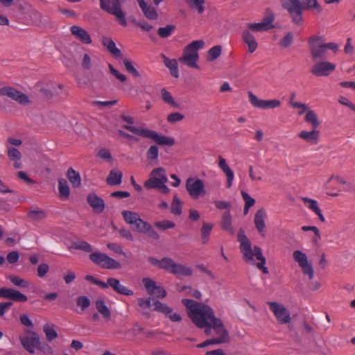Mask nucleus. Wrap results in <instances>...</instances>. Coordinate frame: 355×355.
<instances>
[{"label":"nucleus","mask_w":355,"mask_h":355,"mask_svg":"<svg viewBox=\"0 0 355 355\" xmlns=\"http://www.w3.org/2000/svg\"><path fill=\"white\" fill-rule=\"evenodd\" d=\"M282 7L291 15L292 21L296 25L303 23L302 8L303 5L300 0H281Z\"/></svg>","instance_id":"9d476101"},{"label":"nucleus","mask_w":355,"mask_h":355,"mask_svg":"<svg viewBox=\"0 0 355 355\" xmlns=\"http://www.w3.org/2000/svg\"><path fill=\"white\" fill-rule=\"evenodd\" d=\"M168 178L166 170L162 167L154 168L150 173V178L144 182V187L147 189H157L162 193L167 194L170 189L166 186Z\"/></svg>","instance_id":"0eeeda50"},{"label":"nucleus","mask_w":355,"mask_h":355,"mask_svg":"<svg viewBox=\"0 0 355 355\" xmlns=\"http://www.w3.org/2000/svg\"><path fill=\"white\" fill-rule=\"evenodd\" d=\"M185 188L189 196L193 200H197L207 194L204 181L197 177H189L185 182Z\"/></svg>","instance_id":"1a4fd4ad"},{"label":"nucleus","mask_w":355,"mask_h":355,"mask_svg":"<svg viewBox=\"0 0 355 355\" xmlns=\"http://www.w3.org/2000/svg\"><path fill=\"white\" fill-rule=\"evenodd\" d=\"M270 310L273 313L279 324H285L291 322V318L288 310L282 304L278 302H268Z\"/></svg>","instance_id":"2eb2a0df"},{"label":"nucleus","mask_w":355,"mask_h":355,"mask_svg":"<svg viewBox=\"0 0 355 355\" xmlns=\"http://www.w3.org/2000/svg\"><path fill=\"white\" fill-rule=\"evenodd\" d=\"M184 119V115L180 112H172L167 116L166 120L169 123H175L182 121Z\"/></svg>","instance_id":"864d4df0"},{"label":"nucleus","mask_w":355,"mask_h":355,"mask_svg":"<svg viewBox=\"0 0 355 355\" xmlns=\"http://www.w3.org/2000/svg\"><path fill=\"white\" fill-rule=\"evenodd\" d=\"M153 311L164 313L173 322H179L182 320V317L179 313L173 312L171 307L164 304H162L159 301L153 302Z\"/></svg>","instance_id":"412c9836"},{"label":"nucleus","mask_w":355,"mask_h":355,"mask_svg":"<svg viewBox=\"0 0 355 355\" xmlns=\"http://www.w3.org/2000/svg\"><path fill=\"white\" fill-rule=\"evenodd\" d=\"M241 196L245 202V205L248 207H252L255 204V200L252 198L246 191H241Z\"/></svg>","instance_id":"69168bd1"},{"label":"nucleus","mask_w":355,"mask_h":355,"mask_svg":"<svg viewBox=\"0 0 355 355\" xmlns=\"http://www.w3.org/2000/svg\"><path fill=\"white\" fill-rule=\"evenodd\" d=\"M142 282L148 293L157 298H164L166 295V292L162 286H157L156 282L150 278L145 277Z\"/></svg>","instance_id":"aec40b11"},{"label":"nucleus","mask_w":355,"mask_h":355,"mask_svg":"<svg viewBox=\"0 0 355 355\" xmlns=\"http://www.w3.org/2000/svg\"><path fill=\"white\" fill-rule=\"evenodd\" d=\"M171 210L173 214L177 216H179L182 214V202L177 196L173 197L171 206Z\"/></svg>","instance_id":"49530a36"},{"label":"nucleus","mask_w":355,"mask_h":355,"mask_svg":"<svg viewBox=\"0 0 355 355\" xmlns=\"http://www.w3.org/2000/svg\"><path fill=\"white\" fill-rule=\"evenodd\" d=\"M297 136L307 143L316 144L319 141L320 132L317 129L312 128L310 131L302 130Z\"/></svg>","instance_id":"393cba45"},{"label":"nucleus","mask_w":355,"mask_h":355,"mask_svg":"<svg viewBox=\"0 0 355 355\" xmlns=\"http://www.w3.org/2000/svg\"><path fill=\"white\" fill-rule=\"evenodd\" d=\"M67 178L73 187H78L81 184L80 176L78 173L75 171L73 168H69L67 171Z\"/></svg>","instance_id":"a19ab883"},{"label":"nucleus","mask_w":355,"mask_h":355,"mask_svg":"<svg viewBox=\"0 0 355 355\" xmlns=\"http://www.w3.org/2000/svg\"><path fill=\"white\" fill-rule=\"evenodd\" d=\"M108 67H109L110 73L113 76H114L116 77V78H117L119 80H120L121 82L123 83V82H125L127 80L126 76L124 74L121 73L120 72H119L116 69H114L113 67V66L112 64H110L108 65Z\"/></svg>","instance_id":"338daca9"},{"label":"nucleus","mask_w":355,"mask_h":355,"mask_svg":"<svg viewBox=\"0 0 355 355\" xmlns=\"http://www.w3.org/2000/svg\"><path fill=\"white\" fill-rule=\"evenodd\" d=\"M108 284H110V286L116 293L130 296L133 295V291L123 284H121L120 281L116 278L110 277L108 278Z\"/></svg>","instance_id":"bb28decb"},{"label":"nucleus","mask_w":355,"mask_h":355,"mask_svg":"<svg viewBox=\"0 0 355 355\" xmlns=\"http://www.w3.org/2000/svg\"><path fill=\"white\" fill-rule=\"evenodd\" d=\"M75 249L85 251L86 252H92L93 251V248L90 244L88 243L81 241L77 243H75L73 245Z\"/></svg>","instance_id":"6e6d98bb"},{"label":"nucleus","mask_w":355,"mask_h":355,"mask_svg":"<svg viewBox=\"0 0 355 355\" xmlns=\"http://www.w3.org/2000/svg\"><path fill=\"white\" fill-rule=\"evenodd\" d=\"M303 109L302 112H306L304 116L305 122L311 124L312 128L317 129L320 125L318 114L314 110H311L306 104V107Z\"/></svg>","instance_id":"cd10ccee"},{"label":"nucleus","mask_w":355,"mask_h":355,"mask_svg":"<svg viewBox=\"0 0 355 355\" xmlns=\"http://www.w3.org/2000/svg\"><path fill=\"white\" fill-rule=\"evenodd\" d=\"M221 227L223 230L228 231L232 234L234 233V230L232 227V216L230 210L226 211L223 214Z\"/></svg>","instance_id":"e433bc0d"},{"label":"nucleus","mask_w":355,"mask_h":355,"mask_svg":"<svg viewBox=\"0 0 355 355\" xmlns=\"http://www.w3.org/2000/svg\"><path fill=\"white\" fill-rule=\"evenodd\" d=\"M155 225L159 229L167 230L170 228H173L175 225L173 222L170 220H162L155 223Z\"/></svg>","instance_id":"680f3d73"},{"label":"nucleus","mask_w":355,"mask_h":355,"mask_svg":"<svg viewBox=\"0 0 355 355\" xmlns=\"http://www.w3.org/2000/svg\"><path fill=\"white\" fill-rule=\"evenodd\" d=\"M211 224L204 223L201 228V237L202 243H207L212 230Z\"/></svg>","instance_id":"a18cd8bd"},{"label":"nucleus","mask_w":355,"mask_h":355,"mask_svg":"<svg viewBox=\"0 0 355 355\" xmlns=\"http://www.w3.org/2000/svg\"><path fill=\"white\" fill-rule=\"evenodd\" d=\"M182 304L186 306L188 315L195 325L205 329L207 335L214 336V340L218 345L229 342L227 331L222 321L215 317L214 310L208 305L195 302L192 300L183 299Z\"/></svg>","instance_id":"f257e3e1"},{"label":"nucleus","mask_w":355,"mask_h":355,"mask_svg":"<svg viewBox=\"0 0 355 355\" xmlns=\"http://www.w3.org/2000/svg\"><path fill=\"white\" fill-rule=\"evenodd\" d=\"M87 202L93 208L94 211L101 213L105 208L104 201L94 193H90L87 196Z\"/></svg>","instance_id":"c85d7f7f"},{"label":"nucleus","mask_w":355,"mask_h":355,"mask_svg":"<svg viewBox=\"0 0 355 355\" xmlns=\"http://www.w3.org/2000/svg\"><path fill=\"white\" fill-rule=\"evenodd\" d=\"M71 33L76 37V39L81 42L89 44L92 43V39L87 31L78 26H72L70 28Z\"/></svg>","instance_id":"a878e982"},{"label":"nucleus","mask_w":355,"mask_h":355,"mask_svg":"<svg viewBox=\"0 0 355 355\" xmlns=\"http://www.w3.org/2000/svg\"><path fill=\"white\" fill-rule=\"evenodd\" d=\"M204 45L205 42L202 40L193 41L184 47L179 61L189 67L199 69L197 63L199 59L198 51L202 49Z\"/></svg>","instance_id":"423d86ee"},{"label":"nucleus","mask_w":355,"mask_h":355,"mask_svg":"<svg viewBox=\"0 0 355 355\" xmlns=\"http://www.w3.org/2000/svg\"><path fill=\"white\" fill-rule=\"evenodd\" d=\"M8 156L10 160H20L21 154L17 148L13 147H8Z\"/></svg>","instance_id":"4d7b16f0"},{"label":"nucleus","mask_w":355,"mask_h":355,"mask_svg":"<svg viewBox=\"0 0 355 355\" xmlns=\"http://www.w3.org/2000/svg\"><path fill=\"white\" fill-rule=\"evenodd\" d=\"M96 309L98 312L102 315L105 321H109L111 319V311L109 307L105 304L103 299L98 298L95 302Z\"/></svg>","instance_id":"2f4dec72"},{"label":"nucleus","mask_w":355,"mask_h":355,"mask_svg":"<svg viewBox=\"0 0 355 355\" xmlns=\"http://www.w3.org/2000/svg\"><path fill=\"white\" fill-rule=\"evenodd\" d=\"M302 230L304 232L313 231L315 234V238L313 239L315 243H317L321 239L319 229L315 226H303Z\"/></svg>","instance_id":"0e129e2a"},{"label":"nucleus","mask_w":355,"mask_h":355,"mask_svg":"<svg viewBox=\"0 0 355 355\" xmlns=\"http://www.w3.org/2000/svg\"><path fill=\"white\" fill-rule=\"evenodd\" d=\"M137 2L146 18L151 20H155L157 19L158 15L155 8L150 5H148L144 0H137Z\"/></svg>","instance_id":"c756f323"},{"label":"nucleus","mask_w":355,"mask_h":355,"mask_svg":"<svg viewBox=\"0 0 355 355\" xmlns=\"http://www.w3.org/2000/svg\"><path fill=\"white\" fill-rule=\"evenodd\" d=\"M103 44L107 47L108 51L113 55L118 56L121 55L120 50L116 48L115 43L113 40L109 38L103 40Z\"/></svg>","instance_id":"c03bdc74"},{"label":"nucleus","mask_w":355,"mask_h":355,"mask_svg":"<svg viewBox=\"0 0 355 355\" xmlns=\"http://www.w3.org/2000/svg\"><path fill=\"white\" fill-rule=\"evenodd\" d=\"M218 168L225 174L226 177V187L227 188L230 189L232 187L234 180V171L230 168V166H229L226 159L224 157L219 155L218 157Z\"/></svg>","instance_id":"4be33fe9"},{"label":"nucleus","mask_w":355,"mask_h":355,"mask_svg":"<svg viewBox=\"0 0 355 355\" xmlns=\"http://www.w3.org/2000/svg\"><path fill=\"white\" fill-rule=\"evenodd\" d=\"M160 95L162 101L172 108L178 109L180 107V103L175 100L173 95L166 89L163 88L161 89Z\"/></svg>","instance_id":"72a5a7b5"},{"label":"nucleus","mask_w":355,"mask_h":355,"mask_svg":"<svg viewBox=\"0 0 355 355\" xmlns=\"http://www.w3.org/2000/svg\"><path fill=\"white\" fill-rule=\"evenodd\" d=\"M302 200L310 210L313 211L319 217L322 222L325 221L324 217L318 206V202L315 200L309 198L307 197H303L302 198Z\"/></svg>","instance_id":"7c9ffc66"},{"label":"nucleus","mask_w":355,"mask_h":355,"mask_svg":"<svg viewBox=\"0 0 355 355\" xmlns=\"http://www.w3.org/2000/svg\"><path fill=\"white\" fill-rule=\"evenodd\" d=\"M0 297L17 302H26L27 297L20 292L9 288H0Z\"/></svg>","instance_id":"b1692460"},{"label":"nucleus","mask_w":355,"mask_h":355,"mask_svg":"<svg viewBox=\"0 0 355 355\" xmlns=\"http://www.w3.org/2000/svg\"><path fill=\"white\" fill-rule=\"evenodd\" d=\"M159 155V148L156 145H152L146 152V157L150 161H157Z\"/></svg>","instance_id":"09e8293b"},{"label":"nucleus","mask_w":355,"mask_h":355,"mask_svg":"<svg viewBox=\"0 0 355 355\" xmlns=\"http://www.w3.org/2000/svg\"><path fill=\"white\" fill-rule=\"evenodd\" d=\"M125 0H100L101 8L114 15L123 26H127L125 15L121 5Z\"/></svg>","instance_id":"6e6552de"},{"label":"nucleus","mask_w":355,"mask_h":355,"mask_svg":"<svg viewBox=\"0 0 355 355\" xmlns=\"http://www.w3.org/2000/svg\"><path fill=\"white\" fill-rule=\"evenodd\" d=\"M0 94L7 96L23 105H27L31 103V100L26 94L11 87L1 88Z\"/></svg>","instance_id":"f3484780"},{"label":"nucleus","mask_w":355,"mask_h":355,"mask_svg":"<svg viewBox=\"0 0 355 355\" xmlns=\"http://www.w3.org/2000/svg\"><path fill=\"white\" fill-rule=\"evenodd\" d=\"M89 259L94 263L105 269L121 268V264L119 261L102 252H93L89 255Z\"/></svg>","instance_id":"9b49d317"},{"label":"nucleus","mask_w":355,"mask_h":355,"mask_svg":"<svg viewBox=\"0 0 355 355\" xmlns=\"http://www.w3.org/2000/svg\"><path fill=\"white\" fill-rule=\"evenodd\" d=\"M122 173L116 169L111 170L107 178V183L109 185H119L121 183Z\"/></svg>","instance_id":"c9c22d12"},{"label":"nucleus","mask_w":355,"mask_h":355,"mask_svg":"<svg viewBox=\"0 0 355 355\" xmlns=\"http://www.w3.org/2000/svg\"><path fill=\"white\" fill-rule=\"evenodd\" d=\"M249 101L251 105L257 108L268 110L275 109L280 107L282 103L278 99L263 100L259 99L252 92H248Z\"/></svg>","instance_id":"a211bd4d"},{"label":"nucleus","mask_w":355,"mask_h":355,"mask_svg":"<svg viewBox=\"0 0 355 355\" xmlns=\"http://www.w3.org/2000/svg\"><path fill=\"white\" fill-rule=\"evenodd\" d=\"M238 241L240 243V250L243 254V260L252 265L255 264V259L259 261L256 264L257 267L261 270L263 273L268 274V270L265 266L266 258L263 255L261 249L258 246L252 248L251 242L243 234V231L239 232Z\"/></svg>","instance_id":"f03ea898"},{"label":"nucleus","mask_w":355,"mask_h":355,"mask_svg":"<svg viewBox=\"0 0 355 355\" xmlns=\"http://www.w3.org/2000/svg\"><path fill=\"white\" fill-rule=\"evenodd\" d=\"M58 191L60 197L62 199H67L69 196L70 191L67 180L60 179L58 180Z\"/></svg>","instance_id":"58836bf2"},{"label":"nucleus","mask_w":355,"mask_h":355,"mask_svg":"<svg viewBox=\"0 0 355 355\" xmlns=\"http://www.w3.org/2000/svg\"><path fill=\"white\" fill-rule=\"evenodd\" d=\"M28 216L33 220H40L46 218V213L41 209L32 210L29 211Z\"/></svg>","instance_id":"5fc2aeb1"},{"label":"nucleus","mask_w":355,"mask_h":355,"mask_svg":"<svg viewBox=\"0 0 355 355\" xmlns=\"http://www.w3.org/2000/svg\"><path fill=\"white\" fill-rule=\"evenodd\" d=\"M124 67L126 69V71L132 75L135 78H138L140 76V74L139 71L136 69V68L134 67L133 64L131 61H130L128 59H125L123 61Z\"/></svg>","instance_id":"3c124183"},{"label":"nucleus","mask_w":355,"mask_h":355,"mask_svg":"<svg viewBox=\"0 0 355 355\" xmlns=\"http://www.w3.org/2000/svg\"><path fill=\"white\" fill-rule=\"evenodd\" d=\"M293 39V33L288 32L279 40V46L282 48L286 49L292 44Z\"/></svg>","instance_id":"de8ad7c7"},{"label":"nucleus","mask_w":355,"mask_h":355,"mask_svg":"<svg viewBox=\"0 0 355 355\" xmlns=\"http://www.w3.org/2000/svg\"><path fill=\"white\" fill-rule=\"evenodd\" d=\"M43 330L46 335V338L49 341H51L58 337L57 332L54 328L49 324H45L43 327Z\"/></svg>","instance_id":"8fccbe9b"},{"label":"nucleus","mask_w":355,"mask_h":355,"mask_svg":"<svg viewBox=\"0 0 355 355\" xmlns=\"http://www.w3.org/2000/svg\"><path fill=\"white\" fill-rule=\"evenodd\" d=\"M97 156L101 159H105L109 162H112V156L107 149L102 148L100 149L97 153Z\"/></svg>","instance_id":"052dcab7"},{"label":"nucleus","mask_w":355,"mask_h":355,"mask_svg":"<svg viewBox=\"0 0 355 355\" xmlns=\"http://www.w3.org/2000/svg\"><path fill=\"white\" fill-rule=\"evenodd\" d=\"M275 20L274 14L268 10L266 16L259 23H249L247 24V27L249 30L255 32H264L274 28L273 22Z\"/></svg>","instance_id":"6ab92c4d"},{"label":"nucleus","mask_w":355,"mask_h":355,"mask_svg":"<svg viewBox=\"0 0 355 355\" xmlns=\"http://www.w3.org/2000/svg\"><path fill=\"white\" fill-rule=\"evenodd\" d=\"M189 6L198 12V14L204 12L205 0H185Z\"/></svg>","instance_id":"4c0bfd02"},{"label":"nucleus","mask_w":355,"mask_h":355,"mask_svg":"<svg viewBox=\"0 0 355 355\" xmlns=\"http://www.w3.org/2000/svg\"><path fill=\"white\" fill-rule=\"evenodd\" d=\"M338 103L343 105H345L349 107L351 110L355 112V105L353 104L347 97L340 96L338 97Z\"/></svg>","instance_id":"774afa93"},{"label":"nucleus","mask_w":355,"mask_h":355,"mask_svg":"<svg viewBox=\"0 0 355 355\" xmlns=\"http://www.w3.org/2000/svg\"><path fill=\"white\" fill-rule=\"evenodd\" d=\"M146 227H144V230H141L140 233H144L146 234L148 236L154 239H158L159 235L153 229L152 226L147 223Z\"/></svg>","instance_id":"bf43d9fd"},{"label":"nucleus","mask_w":355,"mask_h":355,"mask_svg":"<svg viewBox=\"0 0 355 355\" xmlns=\"http://www.w3.org/2000/svg\"><path fill=\"white\" fill-rule=\"evenodd\" d=\"M125 129L144 138L153 140L163 146H172L175 144L173 137L159 135L157 132L141 126H125Z\"/></svg>","instance_id":"39448f33"},{"label":"nucleus","mask_w":355,"mask_h":355,"mask_svg":"<svg viewBox=\"0 0 355 355\" xmlns=\"http://www.w3.org/2000/svg\"><path fill=\"white\" fill-rule=\"evenodd\" d=\"M8 279L10 281V282L12 285H14L19 288H26L29 286L28 282H27L26 280H25L18 276L10 275V276L8 277Z\"/></svg>","instance_id":"79ce46f5"},{"label":"nucleus","mask_w":355,"mask_h":355,"mask_svg":"<svg viewBox=\"0 0 355 355\" xmlns=\"http://www.w3.org/2000/svg\"><path fill=\"white\" fill-rule=\"evenodd\" d=\"M124 220L126 223L130 225L132 230L141 232L144 230V227H146L147 222L143 220L139 214L128 210H123L121 212Z\"/></svg>","instance_id":"dca6fc26"},{"label":"nucleus","mask_w":355,"mask_h":355,"mask_svg":"<svg viewBox=\"0 0 355 355\" xmlns=\"http://www.w3.org/2000/svg\"><path fill=\"white\" fill-rule=\"evenodd\" d=\"M222 47L220 45H216L211 47L207 52V60L212 62L217 59L221 54Z\"/></svg>","instance_id":"37998d69"},{"label":"nucleus","mask_w":355,"mask_h":355,"mask_svg":"<svg viewBox=\"0 0 355 355\" xmlns=\"http://www.w3.org/2000/svg\"><path fill=\"white\" fill-rule=\"evenodd\" d=\"M163 62L165 66L170 70L171 74L175 77H179V71L178 67V62L175 59H170L166 57L164 55H162Z\"/></svg>","instance_id":"f704fd0d"},{"label":"nucleus","mask_w":355,"mask_h":355,"mask_svg":"<svg viewBox=\"0 0 355 355\" xmlns=\"http://www.w3.org/2000/svg\"><path fill=\"white\" fill-rule=\"evenodd\" d=\"M19 340L24 348L31 354H34L40 345V337L33 331L26 330Z\"/></svg>","instance_id":"ddd939ff"},{"label":"nucleus","mask_w":355,"mask_h":355,"mask_svg":"<svg viewBox=\"0 0 355 355\" xmlns=\"http://www.w3.org/2000/svg\"><path fill=\"white\" fill-rule=\"evenodd\" d=\"M148 261L154 266L165 270L168 272L172 273L177 276H190L193 271L190 267L177 263L172 259L164 257L162 259H157L155 257H149Z\"/></svg>","instance_id":"20e7f679"},{"label":"nucleus","mask_w":355,"mask_h":355,"mask_svg":"<svg viewBox=\"0 0 355 355\" xmlns=\"http://www.w3.org/2000/svg\"><path fill=\"white\" fill-rule=\"evenodd\" d=\"M175 27L173 25H168L165 27H161L158 29V35L162 37L166 38L170 36L172 33L175 31Z\"/></svg>","instance_id":"603ef678"},{"label":"nucleus","mask_w":355,"mask_h":355,"mask_svg":"<svg viewBox=\"0 0 355 355\" xmlns=\"http://www.w3.org/2000/svg\"><path fill=\"white\" fill-rule=\"evenodd\" d=\"M242 37L243 41L248 44V51L250 53H253L258 46L253 35L249 30H245L243 32Z\"/></svg>","instance_id":"473e14b6"},{"label":"nucleus","mask_w":355,"mask_h":355,"mask_svg":"<svg viewBox=\"0 0 355 355\" xmlns=\"http://www.w3.org/2000/svg\"><path fill=\"white\" fill-rule=\"evenodd\" d=\"M76 304L81 307L82 311H85L90 305V300L86 296H80L76 300Z\"/></svg>","instance_id":"13d9d810"},{"label":"nucleus","mask_w":355,"mask_h":355,"mask_svg":"<svg viewBox=\"0 0 355 355\" xmlns=\"http://www.w3.org/2000/svg\"><path fill=\"white\" fill-rule=\"evenodd\" d=\"M267 218V213L263 208L259 209L257 211L254 215V223L256 229L259 233L265 236L266 235V219Z\"/></svg>","instance_id":"5701e85b"},{"label":"nucleus","mask_w":355,"mask_h":355,"mask_svg":"<svg viewBox=\"0 0 355 355\" xmlns=\"http://www.w3.org/2000/svg\"><path fill=\"white\" fill-rule=\"evenodd\" d=\"M296 95L295 93H292L290 96L288 103L291 107H306V103H301L295 101Z\"/></svg>","instance_id":"e2e57ef3"},{"label":"nucleus","mask_w":355,"mask_h":355,"mask_svg":"<svg viewBox=\"0 0 355 355\" xmlns=\"http://www.w3.org/2000/svg\"><path fill=\"white\" fill-rule=\"evenodd\" d=\"M308 45L311 60L316 61L326 57L327 49L336 52L339 46L334 42L325 43L322 36L313 35L309 37Z\"/></svg>","instance_id":"7ed1b4c3"},{"label":"nucleus","mask_w":355,"mask_h":355,"mask_svg":"<svg viewBox=\"0 0 355 355\" xmlns=\"http://www.w3.org/2000/svg\"><path fill=\"white\" fill-rule=\"evenodd\" d=\"M304 8L307 10L314 11L316 14L322 12V7L317 0H304Z\"/></svg>","instance_id":"ea45409f"},{"label":"nucleus","mask_w":355,"mask_h":355,"mask_svg":"<svg viewBox=\"0 0 355 355\" xmlns=\"http://www.w3.org/2000/svg\"><path fill=\"white\" fill-rule=\"evenodd\" d=\"M336 69V64L327 60L315 62L310 72L316 77H327Z\"/></svg>","instance_id":"4468645a"},{"label":"nucleus","mask_w":355,"mask_h":355,"mask_svg":"<svg viewBox=\"0 0 355 355\" xmlns=\"http://www.w3.org/2000/svg\"><path fill=\"white\" fill-rule=\"evenodd\" d=\"M293 256L294 260L302 268L303 274L308 275L309 279H312L314 276V270L306 254L302 251L297 250L293 252Z\"/></svg>","instance_id":"f8f14e48"}]
</instances>
